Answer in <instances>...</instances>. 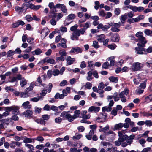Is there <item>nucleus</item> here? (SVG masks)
<instances>
[{
  "label": "nucleus",
  "instance_id": "2",
  "mask_svg": "<svg viewBox=\"0 0 152 152\" xmlns=\"http://www.w3.org/2000/svg\"><path fill=\"white\" fill-rule=\"evenodd\" d=\"M144 65L138 62L133 63L131 66V69L134 71L140 70L143 67Z\"/></svg>",
  "mask_w": 152,
  "mask_h": 152
},
{
  "label": "nucleus",
  "instance_id": "26",
  "mask_svg": "<svg viewBox=\"0 0 152 152\" xmlns=\"http://www.w3.org/2000/svg\"><path fill=\"white\" fill-rule=\"evenodd\" d=\"M14 108L12 110V113L13 114H15L16 115H18L19 114V107L17 106H14Z\"/></svg>",
  "mask_w": 152,
  "mask_h": 152
},
{
  "label": "nucleus",
  "instance_id": "7",
  "mask_svg": "<svg viewBox=\"0 0 152 152\" xmlns=\"http://www.w3.org/2000/svg\"><path fill=\"white\" fill-rule=\"evenodd\" d=\"M56 6L57 9L60 8L61 10L64 13H66L67 12V9L64 4L58 3L56 4Z\"/></svg>",
  "mask_w": 152,
  "mask_h": 152
},
{
  "label": "nucleus",
  "instance_id": "41",
  "mask_svg": "<svg viewBox=\"0 0 152 152\" xmlns=\"http://www.w3.org/2000/svg\"><path fill=\"white\" fill-rule=\"evenodd\" d=\"M82 151V149H77L75 147L72 148H71L70 149L71 152H80Z\"/></svg>",
  "mask_w": 152,
  "mask_h": 152
},
{
  "label": "nucleus",
  "instance_id": "40",
  "mask_svg": "<svg viewBox=\"0 0 152 152\" xmlns=\"http://www.w3.org/2000/svg\"><path fill=\"white\" fill-rule=\"evenodd\" d=\"M118 96V94L117 92H115L113 94V97L115 101H117L120 99L119 96Z\"/></svg>",
  "mask_w": 152,
  "mask_h": 152
},
{
  "label": "nucleus",
  "instance_id": "14",
  "mask_svg": "<svg viewBox=\"0 0 152 152\" xmlns=\"http://www.w3.org/2000/svg\"><path fill=\"white\" fill-rule=\"evenodd\" d=\"M119 35L117 34H114L111 37V39L112 42H118L119 40Z\"/></svg>",
  "mask_w": 152,
  "mask_h": 152
},
{
  "label": "nucleus",
  "instance_id": "51",
  "mask_svg": "<svg viewBox=\"0 0 152 152\" xmlns=\"http://www.w3.org/2000/svg\"><path fill=\"white\" fill-rule=\"evenodd\" d=\"M147 80H145L143 83H141L139 87L144 89L146 87V83Z\"/></svg>",
  "mask_w": 152,
  "mask_h": 152
},
{
  "label": "nucleus",
  "instance_id": "43",
  "mask_svg": "<svg viewBox=\"0 0 152 152\" xmlns=\"http://www.w3.org/2000/svg\"><path fill=\"white\" fill-rule=\"evenodd\" d=\"M35 140L42 142L44 141V139L42 136H39L36 138H34V142Z\"/></svg>",
  "mask_w": 152,
  "mask_h": 152
},
{
  "label": "nucleus",
  "instance_id": "37",
  "mask_svg": "<svg viewBox=\"0 0 152 152\" xmlns=\"http://www.w3.org/2000/svg\"><path fill=\"white\" fill-rule=\"evenodd\" d=\"M25 147H27L30 150V151L33 152V151L34 149L33 145L27 143H25Z\"/></svg>",
  "mask_w": 152,
  "mask_h": 152
},
{
  "label": "nucleus",
  "instance_id": "19",
  "mask_svg": "<svg viewBox=\"0 0 152 152\" xmlns=\"http://www.w3.org/2000/svg\"><path fill=\"white\" fill-rule=\"evenodd\" d=\"M23 113V115H25V117L29 118L31 117L32 115L33 112L31 110H28L25 111Z\"/></svg>",
  "mask_w": 152,
  "mask_h": 152
},
{
  "label": "nucleus",
  "instance_id": "31",
  "mask_svg": "<svg viewBox=\"0 0 152 152\" xmlns=\"http://www.w3.org/2000/svg\"><path fill=\"white\" fill-rule=\"evenodd\" d=\"M34 121L35 122L38 124H40L42 125H45V122L42 119L39 118L34 119Z\"/></svg>",
  "mask_w": 152,
  "mask_h": 152
},
{
  "label": "nucleus",
  "instance_id": "6",
  "mask_svg": "<svg viewBox=\"0 0 152 152\" xmlns=\"http://www.w3.org/2000/svg\"><path fill=\"white\" fill-rule=\"evenodd\" d=\"M138 43H137V45L138 47H145V44L147 42L145 38L144 37L140 38V39H138Z\"/></svg>",
  "mask_w": 152,
  "mask_h": 152
},
{
  "label": "nucleus",
  "instance_id": "46",
  "mask_svg": "<svg viewBox=\"0 0 152 152\" xmlns=\"http://www.w3.org/2000/svg\"><path fill=\"white\" fill-rule=\"evenodd\" d=\"M109 66L108 62H104L102 65V68L103 69H108Z\"/></svg>",
  "mask_w": 152,
  "mask_h": 152
},
{
  "label": "nucleus",
  "instance_id": "36",
  "mask_svg": "<svg viewBox=\"0 0 152 152\" xmlns=\"http://www.w3.org/2000/svg\"><path fill=\"white\" fill-rule=\"evenodd\" d=\"M61 56H66L67 53L66 51L64 49L60 50L58 53Z\"/></svg>",
  "mask_w": 152,
  "mask_h": 152
},
{
  "label": "nucleus",
  "instance_id": "62",
  "mask_svg": "<svg viewBox=\"0 0 152 152\" xmlns=\"http://www.w3.org/2000/svg\"><path fill=\"white\" fill-rule=\"evenodd\" d=\"M35 52L36 55H39L42 52V51L40 49L37 48L35 50Z\"/></svg>",
  "mask_w": 152,
  "mask_h": 152
},
{
  "label": "nucleus",
  "instance_id": "32",
  "mask_svg": "<svg viewBox=\"0 0 152 152\" xmlns=\"http://www.w3.org/2000/svg\"><path fill=\"white\" fill-rule=\"evenodd\" d=\"M105 38V37L104 34H102L98 36V41L101 42H102Z\"/></svg>",
  "mask_w": 152,
  "mask_h": 152
},
{
  "label": "nucleus",
  "instance_id": "11",
  "mask_svg": "<svg viewBox=\"0 0 152 152\" xmlns=\"http://www.w3.org/2000/svg\"><path fill=\"white\" fill-rule=\"evenodd\" d=\"M100 108L99 107L91 106L90 107L88 110L89 112L97 113L100 110Z\"/></svg>",
  "mask_w": 152,
  "mask_h": 152
},
{
  "label": "nucleus",
  "instance_id": "58",
  "mask_svg": "<svg viewBox=\"0 0 152 152\" xmlns=\"http://www.w3.org/2000/svg\"><path fill=\"white\" fill-rule=\"evenodd\" d=\"M15 53V52L12 50H10L7 52V56L8 57H10Z\"/></svg>",
  "mask_w": 152,
  "mask_h": 152
},
{
  "label": "nucleus",
  "instance_id": "13",
  "mask_svg": "<svg viewBox=\"0 0 152 152\" xmlns=\"http://www.w3.org/2000/svg\"><path fill=\"white\" fill-rule=\"evenodd\" d=\"M66 64L68 65H70L73 64L75 61V58H72L69 56H67L66 59Z\"/></svg>",
  "mask_w": 152,
  "mask_h": 152
},
{
  "label": "nucleus",
  "instance_id": "42",
  "mask_svg": "<svg viewBox=\"0 0 152 152\" xmlns=\"http://www.w3.org/2000/svg\"><path fill=\"white\" fill-rule=\"evenodd\" d=\"M88 67L90 68H94V67L93 61H88Z\"/></svg>",
  "mask_w": 152,
  "mask_h": 152
},
{
  "label": "nucleus",
  "instance_id": "53",
  "mask_svg": "<svg viewBox=\"0 0 152 152\" xmlns=\"http://www.w3.org/2000/svg\"><path fill=\"white\" fill-rule=\"evenodd\" d=\"M145 124L148 126H152V121L151 120H146L145 121Z\"/></svg>",
  "mask_w": 152,
  "mask_h": 152
},
{
  "label": "nucleus",
  "instance_id": "23",
  "mask_svg": "<svg viewBox=\"0 0 152 152\" xmlns=\"http://www.w3.org/2000/svg\"><path fill=\"white\" fill-rule=\"evenodd\" d=\"M109 80L110 82L116 83L118 80V78L117 77H115L114 76H111L109 78Z\"/></svg>",
  "mask_w": 152,
  "mask_h": 152
},
{
  "label": "nucleus",
  "instance_id": "56",
  "mask_svg": "<svg viewBox=\"0 0 152 152\" xmlns=\"http://www.w3.org/2000/svg\"><path fill=\"white\" fill-rule=\"evenodd\" d=\"M68 113L67 112L63 111L61 113L60 116L62 117L63 119H64L66 118Z\"/></svg>",
  "mask_w": 152,
  "mask_h": 152
},
{
  "label": "nucleus",
  "instance_id": "24",
  "mask_svg": "<svg viewBox=\"0 0 152 152\" xmlns=\"http://www.w3.org/2000/svg\"><path fill=\"white\" fill-rule=\"evenodd\" d=\"M23 142L25 143L34 142V138L25 137L23 139Z\"/></svg>",
  "mask_w": 152,
  "mask_h": 152
},
{
  "label": "nucleus",
  "instance_id": "52",
  "mask_svg": "<svg viewBox=\"0 0 152 152\" xmlns=\"http://www.w3.org/2000/svg\"><path fill=\"white\" fill-rule=\"evenodd\" d=\"M43 120L47 121L50 118V115L48 114L43 115L42 116Z\"/></svg>",
  "mask_w": 152,
  "mask_h": 152
},
{
  "label": "nucleus",
  "instance_id": "64",
  "mask_svg": "<svg viewBox=\"0 0 152 152\" xmlns=\"http://www.w3.org/2000/svg\"><path fill=\"white\" fill-rule=\"evenodd\" d=\"M86 87L88 89H90L92 87V84L89 82H87L85 85Z\"/></svg>",
  "mask_w": 152,
  "mask_h": 152
},
{
  "label": "nucleus",
  "instance_id": "1",
  "mask_svg": "<svg viewBox=\"0 0 152 152\" xmlns=\"http://www.w3.org/2000/svg\"><path fill=\"white\" fill-rule=\"evenodd\" d=\"M129 92V90L126 88L124 91L121 92L119 94L120 98H121V100L122 102H126L127 100L125 97V96H127Z\"/></svg>",
  "mask_w": 152,
  "mask_h": 152
},
{
  "label": "nucleus",
  "instance_id": "63",
  "mask_svg": "<svg viewBox=\"0 0 152 152\" xmlns=\"http://www.w3.org/2000/svg\"><path fill=\"white\" fill-rule=\"evenodd\" d=\"M53 72V75L54 76L58 75L59 73V71L57 69H54Z\"/></svg>",
  "mask_w": 152,
  "mask_h": 152
},
{
  "label": "nucleus",
  "instance_id": "48",
  "mask_svg": "<svg viewBox=\"0 0 152 152\" xmlns=\"http://www.w3.org/2000/svg\"><path fill=\"white\" fill-rule=\"evenodd\" d=\"M92 46L94 48L96 49L98 48L99 47L98 42L96 41H94L93 42Z\"/></svg>",
  "mask_w": 152,
  "mask_h": 152
},
{
  "label": "nucleus",
  "instance_id": "61",
  "mask_svg": "<svg viewBox=\"0 0 152 152\" xmlns=\"http://www.w3.org/2000/svg\"><path fill=\"white\" fill-rule=\"evenodd\" d=\"M55 61L53 59L50 58H49L48 57V60H47V63H50L51 64H54L55 63Z\"/></svg>",
  "mask_w": 152,
  "mask_h": 152
},
{
  "label": "nucleus",
  "instance_id": "54",
  "mask_svg": "<svg viewBox=\"0 0 152 152\" xmlns=\"http://www.w3.org/2000/svg\"><path fill=\"white\" fill-rule=\"evenodd\" d=\"M134 14L132 11H130L127 13H126V16L128 18H132L134 16Z\"/></svg>",
  "mask_w": 152,
  "mask_h": 152
},
{
  "label": "nucleus",
  "instance_id": "47",
  "mask_svg": "<svg viewBox=\"0 0 152 152\" xmlns=\"http://www.w3.org/2000/svg\"><path fill=\"white\" fill-rule=\"evenodd\" d=\"M104 88V84L102 82L100 83L98 86V89L99 91H102Z\"/></svg>",
  "mask_w": 152,
  "mask_h": 152
},
{
  "label": "nucleus",
  "instance_id": "45",
  "mask_svg": "<svg viewBox=\"0 0 152 152\" xmlns=\"http://www.w3.org/2000/svg\"><path fill=\"white\" fill-rule=\"evenodd\" d=\"M25 18V19L28 22H30L33 20L32 17L30 15H27Z\"/></svg>",
  "mask_w": 152,
  "mask_h": 152
},
{
  "label": "nucleus",
  "instance_id": "44",
  "mask_svg": "<svg viewBox=\"0 0 152 152\" xmlns=\"http://www.w3.org/2000/svg\"><path fill=\"white\" fill-rule=\"evenodd\" d=\"M123 124L119 123L118 124H116L114 126V129H118L121 128L123 127Z\"/></svg>",
  "mask_w": 152,
  "mask_h": 152
},
{
  "label": "nucleus",
  "instance_id": "59",
  "mask_svg": "<svg viewBox=\"0 0 152 152\" xmlns=\"http://www.w3.org/2000/svg\"><path fill=\"white\" fill-rule=\"evenodd\" d=\"M65 60L63 56H61L60 57H56V60L57 61H64Z\"/></svg>",
  "mask_w": 152,
  "mask_h": 152
},
{
  "label": "nucleus",
  "instance_id": "39",
  "mask_svg": "<svg viewBox=\"0 0 152 152\" xmlns=\"http://www.w3.org/2000/svg\"><path fill=\"white\" fill-rule=\"evenodd\" d=\"M112 108L110 107L105 106L102 108V110L103 112H104L105 111L110 112Z\"/></svg>",
  "mask_w": 152,
  "mask_h": 152
},
{
  "label": "nucleus",
  "instance_id": "16",
  "mask_svg": "<svg viewBox=\"0 0 152 152\" xmlns=\"http://www.w3.org/2000/svg\"><path fill=\"white\" fill-rule=\"evenodd\" d=\"M22 106L25 109H30L31 107V105L30 104V102L28 101L24 102L22 104Z\"/></svg>",
  "mask_w": 152,
  "mask_h": 152
},
{
  "label": "nucleus",
  "instance_id": "34",
  "mask_svg": "<svg viewBox=\"0 0 152 152\" xmlns=\"http://www.w3.org/2000/svg\"><path fill=\"white\" fill-rule=\"evenodd\" d=\"M144 92V89L139 87H137L135 91L136 93L137 94L140 95L142 94Z\"/></svg>",
  "mask_w": 152,
  "mask_h": 152
},
{
  "label": "nucleus",
  "instance_id": "57",
  "mask_svg": "<svg viewBox=\"0 0 152 152\" xmlns=\"http://www.w3.org/2000/svg\"><path fill=\"white\" fill-rule=\"evenodd\" d=\"M136 36L138 37V39H140V38L144 37L143 36V33L141 32H137L136 34Z\"/></svg>",
  "mask_w": 152,
  "mask_h": 152
},
{
  "label": "nucleus",
  "instance_id": "60",
  "mask_svg": "<svg viewBox=\"0 0 152 152\" xmlns=\"http://www.w3.org/2000/svg\"><path fill=\"white\" fill-rule=\"evenodd\" d=\"M90 117L91 115L90 114L82 115V118L83 119H88L90 118Z\"/></svg>",
  "mask_w": 152,
  "mask_h": 152
},
{
  "label": "nucleus",
  "instance_id": "22",
  "mask_svg": "<svg viewBox=\"0 0 152 152\" xmlns=\"http://www.w3.org/2000/svg\"><path fill=\"white\" fill-rule=\"evenodd\" d=\"M94 134V131L92 130H91L88 134L86 136V138L88 140H91L92 139V136Z\"/></svg>",
  "mask_w": 152,
  "mask_h": 152
},
{
  "label": "nucleus",
  "instance_id": "3",
  "mask_svg": "<svg viewBox=\"0 0 152 152\" xmlns=\"http://www.w3.org/2000/svg\"><path fill=\"white\" fill-rule=\"evenodd\" d=\"M107 117L106 113H101L99 114L98 117L96 118V120L98 122H104L105 121Z\"/></svg>",
  "mask_w": 152,
  "mask_h": 152
},
{
  "label": "nucleus",
  "instance_id": "25",
  "mask_svg": "<svg viewBox=\"0 0 152 152\" xmlns=\"http://www.w3.org/2000/svg\"><path fill=\"white\" fill-rule=\"evenodd\" d=\"M140 114H141L143 116L146 117H149L150 116H152V113H151L149 112H141Z\"/></svg>",
  "mask_w": 152,
  "mask_h": 152
},
{
  "label": "nucleus",
  "instance_id": "4",
  "mask_svg": "<svg viewBox=\"0 0 152 152\" xmlns=\"http://www.w3.org/2000/svg\"><path fill=\"white\" fill-rule=\"evenodd\" d=\"M144 47H135V53L139 54H146V51L145 49L144 48Z\"/></svg>",
  "mask_w": 152,
  "mask_h": 152
},
{
  "label": "nucleus",
  "instance_id": "8",
  "mask_svg": "<svg viewBox=\"0 0 152 152\" xmlns=\"http://www.w3.org/2000/svg\"><path fill=\"white\" fill-rule=\"evenodd\" d=\"M121 25L120 23H115L113 24V26L111 27V30L112 31L115 32H119L120 31L119 28Z\"/></svg>",
  "mask_w": 152,
  "mask_h": 152
},
{
  "label": "nucleus",
  "instance_id": "17",
  "mask_svg": "<svg viewBox=\"0 0 152 152\" xmlns=\"http://www.w3.org/2000/svg\"><path fill=\"white\" fill-rule=\"evenodd\" d=\"M91 24L89 22H87L83 24H80V27H83V28L86 30L87 28H89L91 26Z\"/></svg>",
  "mask_w": 152,
  "mask_h": 152
},
{
  "label": "nucleus",
  "instance_id": "10",
  "mask_svg": "<svg viewBox=\"0 0 152 152\" xmlns=\"http://www.w3.org/2000/svg\"><path fill=\"white\" fill-rule=\"evenodd\" d=\"M80 36L79 33L76 30L73 32L72 35L71 36L70 38L72 40H78V37Z\"/></svg>",
  "mask_w": 152,
  "mask_h": 152
},
{
  "label": "nucleus",
  "instance_id": "12",
  "mask_svg": "<svg viewBox=\"0 0 152 152\" xmlns=\"http://www.w3.org/2000/svg\"><path fill=\"white\" fill-rule=\"evenodd\" d=\"M127 18L126 13H125L124 15H122L121 17L120 18V22H119L118 23H120L121 26H124L127 19Z\"/></svg>",
  "mask_w": 152,
  "mask_h": 152
},
{
  "label": "nucleus",
  "instance_id": "21",
  "mask_svg": "<svg viewBox=\"0 0 152 152\" xmlns=\"http://www.w3.org/2000/svg\"><path fill=\"white\" fill-rule=\"evenodd\" d=\"M134 137V135H131L129 137L127 136V138L126 139V141L127 143L130 145L133 142V139Z\"/></svg>",
  "mask_w": 152,
  "mask_h": 152
},
{
  "label": "nucleus",
  "instance_id": "35",
  "mask_svg": "<svg viewBox=\"0 0 152 152\" xmlns=\"http://www.w3.org/2000/svg\"><path fill=\"white\" fill-rule=\"evenodd\" d=\"M83 137L82 134L75 135L72 137V139L74 141H76L80 139Z\"/></svg>",
  "mask_w": 152,
  "mask_h": 152
},
{
  "label": "nucleus",
  "instance_id": "49",
  "mask_svg": "<svg viewBox=\"0 0 152 152\" xmlns=\"http://www.w3.org/2000/svg\"><path fill=\"white\" fill-rule=\"evenodd\" d=\"M98 14L99 16L102 17H104L106 15V14L103 10L99 11L98 12Z\"/></svg>",
  "mask_w": 152,
  "mask_h": 152
},
{
  "label": "nucleus",
  "instance_id": "38",
  "mask_svg": "<svg viewBox=\"0 0 152 152\" xmlns=\"http://www.w3.org/2000/svg\"><path fill=\"white\" fill-rule=\"evenodd\" d=\"M80 113V111L78 110H76L74 111V114L73 115L74 118L75 119L77 117H78Z\"/></svg>",
  "mask_w": 152,
  "mask_h": 152
},
{
  "label": "nucleus",
  "instance_id": "9",
  "mask_svg": "<svg viewBox=\"0 0 152 152\" xmlns=\"http://www.w3.org/2000/svg\"><path fill=\"white\" fill-rule=\"evenodd\" d=\"M82 51L83 50L82 48L79 47H76L72 48L70 51V53L78 54L82 53Z\"/></svg>",
  "mask_w": 152,
  "mask_h": 152
},
{
  "label": "nucleus",
  "instance_id": "20",
  "mask_svg": "<svg viewBox=\"0 0 152 152\" xmlns=\"http://www.w3.org/2000/svg\"><path fill=\"white\" fill-rule=\"evenodd\" d=\"M30 96V94L29 92L26 91L25 92H21L20 93V96L21 98H27Z\"/></svg>",
  "mask_w": 152,
  "mask_h": 152
},
{
  "label": "nucleus",
  "instance_id": "50",
  "mask_svg": "<svg viewBox=\"0 0 152 152\" xmlns=\"http://www.w3.org/2000/svg\"><path fill=\"white\" fill-rule=\"evenodd\" d=\"M34 86V83H31L30 84L29 87L28 88L26 89V91L28 92V91H31L33 89Z\"/></svg>",
  "mask_w": 152,
  "mask_h": 152
},
{
  "label": "nucleus",
  "instance_id": "33",
  "mask_svg": "<svg viewBox=\"0 0 152 152\" xmlns=\"http://www.w3.org/2000/svg\"><path fill=\"white\" fill-rule=\"evenodd\" d=\"M26 83L27 81L24 78H23L21 79L20 80V84L21 87H24L25 85H26Z\"/></svg>",
  "mask_w": 152,
  "mask_h": 152
},
{
  "label": "nucleus",
  "instance_id": "5",
  "mask_svg": "<svg viewBox=\"0 0 152 152\" xmlns=\"http://www.w3.org/2000/svg\"><path fill=\"white\" fill-rule=\"evenodd\" d=\"M124 133V131H120L118 132V135L119 137L118 140H120L121 142L126 140L127 138V136L126 135H123V134Z\"/></svg>",
  "mask_w": 152,
  "mask_h": 152
},
{
  "label": "nucleus",
  "instance_id": "55",
  "mask_svg": "<svg viewBox=\"0 0 152 152\" xmlns=\"http://www.w3.org/2000/svg\"><path fill=\"white\" fill-rule=\"evenodd\" d=\"M129 9L134 12H137V7L135 6H130Z\"/></svg>",
  "mask_w": 152,
  "mask_h": 152
},
{
  "label": "nucleus",
  "instance_id": "15",
  "mask_svg": "<svg viewBox=\"0 0 152 152\" xmlns=\"http://www.w3.org/2000/svg\"><path fill=\"white\" fill-rule=\"evenodd\" d=\"M48 7L52 12H57L56 5H54L53 2H50L48 4Z\"/></svg>",
  "mask_w": 152,
  "mask_h": 152
},
{
  "label": "nucleus",
  "instance_id": "27",
  "mask_svg": "<svg viewBox=\"0 0 152 152\" xmlns=\"http://www.w3.org/2000/svg\"><path fill=\"white\" fill-rule=\"evenodd\" d=\"M88 76L86 77L87 80L89 81H91L93 79V73L91 71H89L87 73Z\"/></svg>",
  "mask_w": 152,
  "mask_h": 152
},
{
  "label": "nucleus",
  "instance_id": "18",
  "mask_svg": "<svg viewBox=\"0 0 152 152\" xmlns=\"http://www.w3.org/2000/svg\"><path fill=\"white\" fill-rule=\"evenodd\" d=\"M49 32V30L47 27H45L42 30L41 34L45 37L48 34Z\"/></svg>",
  "mask_w": 152,
  "mask_h": 152
},
{
  "label": "nucleus",
  "instance_id": "30",
  "mask_svg": "<svg viewBox=\"0 0 152 152\" xmlns=\"http://www.w3.org/2000/svg\"><path fill=\"white\" fill-rule=\"evenodd\" d=\"M66 118L69 121L72 122L73 121L75 118H74L73 115L72 116L70 114L68 113Z\"/></svg>",
  "mask_w": 152,
  "mask_h": 152
},
{
  "label": "nucleus",
  "instance_id": "29",
  "mask_svg": "<svg viewBox=\"0 0 152 152\" xmlns=\"http://www.w3.org/2000/svg\"><path fill=\"white\" fill-rule=\"evenodd\" d=\"M15 11L18 12L19 14L22 12L23 11V7H20L18 6H16L15 8Z\"/></svg>",
  "mask_w": 152,
  "mask_h": 152
},
{
  "label": "nucleus",
  "instance_id": "28",
  "mask_svg": "<svg viewBox=\"0 0 152 152\" xmlns=\"http://www.w3.org/2000/svg\"><path fill=\"white\" fill-rule=\"evenodd\" d=\"M152 101V94H150L146 97L144 99V102L148 103Z\"/></svg>",
  "mask_w": 152,
  "mask_h": 152
}]
</instances>
